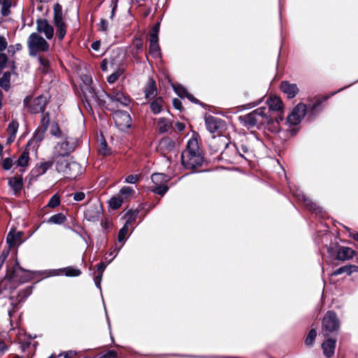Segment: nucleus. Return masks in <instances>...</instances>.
Returning a JSON list of instances; mask_svg holds the SVG:
<instances>
[{
    "label": "nucleus",
    "instance_id": "nucleus-1",
    "mask_svg": "<svg viewBox=\"0 0 358 358\" xmlns=\"http://www.w3.org/2000/svg\"><path fill=\"white\" fill-rule=\"evenodd\" d=\"M182 163L187 169H194L203 163V157L199 152V143L196 138L188 141L186 149L181 155Z\"/></svg>",
    "mask_w": 358,
    "mask_h": 358
},
{
    "label": "nucleus",
    "instance_id": "nucleus-2",
    "mask_svg": "<svg viewBox=\"0 0 358 358\" xmlns=\"http://www.w3.org/2000/svg\"><path fill=\"white\" fill-rule=\"evenodd\" d=\"M53 161L56 163L57 171L67 178L74 179L81 171L80 164L68 158L60 157Z\"/></svg>",
    "mask_w": 358,
    "mask_h": 358
},
{
    "label": "nucleus",
    "instance_id": "nucleus-3",
    "mask_svg": "<svg viewBox=\"0 0 358 358\" xmlns=\"http://www.w3.org/2000/svg\"><path fill=\"white\" fill-rule=\"evenodd\" d=\"M27 46L31 56H36L38 52L49 50L48 43L37 33L30 34L27 39Z\"/></svg>",
    "mask_w": 358,
    "mask_h": 358
},
{
    "label": "nucleus",
    "instance_id": "nucleus-4",
    "mask_svg": "<svg viewBox=\"0 0 358 358\" xmlns=\"http://www.w3.org/2000/svg\"><path fill=\"white\" fill-rule=\"evenodd\" d=\"M64 141L59 142L54 148L52 159L66 157L74 150L76 143L66 136H62Z\"/></svg>",
    "mask_w": 358,
    "mask_h": 358
},
{
    "label": "nucleus",
    "instance_id": "nucleus-5",
    "mask_svg": "<svg viewBox=\"0 0 358 358\" xmlns=\"http://www.w3.org/2000/svg\"><path fill=\"white\" fill-rule=\"evenodd\" d=\"M265 108H259L249 114L240 117V119L245 126L249 127L264 124L268 120L265 115Z\"/></svg>",
    "mask_w": 358,
    "mask_h": 358
},
{
    "label": "nucleus",
    "instance_id": "nucleus-6",
    "mask_svg": "<svg viewBox=\"0 0 358 358\" xmlns=\"http://www.w3.org/2000/svg\"><path fill=\"white\" fill-rule=\"evenodd\" d=\"M339 328V321L335 313L328 311L322 321V334L325 337L336 331Z\"/></svg>",
    "mask_w": 358,
    "mask_h": 358
},
{
    "label": "nucleus",
    "instance_id": "nucleus-7",
    "mask_svg": "<svg viewBox=\"0 0 358 358\" xmlns=\"http://www.w3.org/2000/svg\"><path fill=\"white\" fill-rule=\"evenodd\" d=\"M54 24L58 38L62 40L66 34V25L62 19V6L58 3L54 6Z\"/></svg>",
    "mask_w": 358,
    "mask_h": 358
},
{
    "label": "nucleus",
    "instance_id": "nucleus-8",
    "mask_svg": "<svg viewBox=\"0 0 358 358\" xmlns=\"http://www.w3.org/2000/svg\"><path fill=\"white\" fill-rule=\"evenodd\" d=\"M46 103L47 98L43 95L38 96L33 100L29 97L24 99V105L28 108L29 111L34 113L42 112Z\"/></svg>",
    "mask_w": 358,
    "mask_h": 358
},
{
    "label": "nucleus",
    "instance_id": "nucleus-9",
    "mask_svg": "<svg viewBox=\"0 0 358 358\" xmlns=\"http://www.w3.org/2000/svg\"><path fill=\"white\" fill-rule=\"evenodd\" d=\"M113 120L115 125L120 130L124 131L131 124V118L129 114L125 111L118 110L113 113Z\"/></svg>",
    "mask_w": 358,
    "mask_h": 358
},
{
    "label": "nucleus",
    "instance_id": "nucleus-10",
    "mask_svg": "<svg viewBox=\"0 0 358 358\" xmlns=\"http://www.w3.org/2000/svg\"><path fill=\"white\" fill-rule=\"evenodd\" d=\"M307 107L303 103H299L292 110V113L287 118V123L292 125L299 124L303 118Z\"/></svg>",
    "mask_w": 358,
    "mask_h": 358
},
{
    "label": "nucleus",
    "instance_id": "nucleus-11",
    "mask_svg": "<svg viewBox=\"0 0 358 358\" xmlns=\"http://www.w3.org/2000/svg\"><path fill=\"white\" fill-rule=\"evenodd\" d=\"M205 122L207 129L210 133H221L225 127L224 122L220 118L209 115L206 117Z\"/></svg>",
    "mask_w": 358,
    "mask_h": 358
},
{
    "label": "nucleus",
    "instance_id": "nucleus-12",
    "mask_svg": "<svg viewBox=\"0 0 358 358\" xmlns=\"http://www.w3.org/2000/svg\"><path fill=\"white\" fill-rule=\"evenodd\" d=\"M36 29L40 33H43L47 39H51L54 35V28L45 19H38L36 21Z\"/></svg>",
    "mask_w": 358,
    "mask_h": 358
},
{
    "label": "nucleus",
    "instance_id": "nucleus-13",
    "mask_svg": "<svg viewBox=\"0 0 358 358\" xmlns=\"http://www.w3.org/2000/svg\"><path fill=\"white\" fill-rule=\"evenodd\" d=\"M108 96L112 102L117 104V106H127L130 103L129 98L126 96L120 91H113L109 94Z\"/></svg>",
    "mask_w": 358,
    "mask_h": 358
},
{
    "label": "nucleus",
    "instance_id": "nucleus-14",
    "mask_svg": "<svg viewBox=\"0 0 358 358\" xmlns=\"http://www.w3.org/2000/svg\"><path fill=\"white\" fill-rule=\"evenodd\" d=\"M23 233L11 230L7 235L6 241L10 247L19 245L23 242Z\"/></svg>",
    "mask_w": 358,
    "mask_h": 358
},
{
    "label": "nucleus",
    "instance_id": "nucleus-15",
    "mask_svg": "<svg viewBox=\"0 0 358 358\" xmlns=\"http://www.w3.org/2000/svg\"><path fill=\"white\" fill-rule=\"evenodd\" d=\"M280 89L289 98L294 97L299 92L296 84H291L287 81L281 83Z\"/></svg>",
    "mask_w": 358,
    "mask_h": 358
},
{
    "label": "nucleus",
    "instance_id": "nucleus-16",
    "mask_svg": "<svg viewBox=\"0 0 358 358\" xmlns=\"http://www.w3.org/2000/svg\"><path fill=\"white\" fill-rule=\"evenodd\" d=\"M49 117L48 115H43L42 118V124L43 127L37 130L36 134H34L31 141L40 142L44 138V134L45 130L48 128V124L49 123Z\"/></svg>",
    "mask_w": 358,
    "mask_h": 358
},
{
    "label": "nucleus",
    "instance_id": "nucleus-17",
    "mask_svg": "<svg viewBox=\"0 0 358 358\" xmlns=\"http://www.w3.org/2000/svg\"><path fill=\"white\" fill-rule=\"evenodd\" d=\"M175 147V142L169 137H164L159 143L158 148L163 153L171 151Z\"/></svg>",
    "mask_w": 358,
    "mask_h": 358
},
{
    "label": "nucleus",
    "instance_id": "nucleus-18",
    "mask_svg": "<svg viewBox=\"0 0 358 358\" xmlns=\"http://www.w3.org/2000/svg\"><path fill=\"white\" fill-rule=\"evenodd\" d=\"M355 252L350 248L341 247L337 252L336 259L340 261H345L353 257Z\"/></svg>",
    "mask_w": 358,
    "mask_h": 358
},
{
    "label": "nucleus",
    "instance_id": "nucleus-19",
    "mask_svg": "<svg viewBox=\"0 0 358 358\" xmlns=\"http://www.w3.org/2000/svg\"><path fill=\"white\" fill-rule=\"evenodd\" d=\"M150 54L153 57L159 56V47L158 44V36L156 34H150Z\"/></svg>",
    "mask_w": 358,
    "mask_h": 358
},
{
    "label": "nucleus",
    "instance_id": "nucleus-20",
    "mask_svg": "<svg viewBox=\"0 0 358 358\" xmlns=\"http://www.w3.org/2000/svg\"><path fill=\"white\" fill-rule=\"evenodd\" d=\"M53 159L52 161L41 162L37 164L35 169L32 171L33 174L36 176H39L43 175L52 166L53 164Z\"/></svg>",
    "mask_w": 358,
    "mask_h": 358
},
{
    "label": "nucleus",
    "instance_id": "nucleus-21",
    "mask_svg": "<svg viewBox=\"0 0 358 358\" xmlns=\"http://www.w3.org/2000/svg\"><path fill=\"white\" fill-rule=\"evenodd\" d=\"M336 347V341L334 339H327L322 343L324 354L329 357L334 353Z\"/></svg>",
    "mask_w": 358,
    "mask_h": 358
},
{
    "label": "nucleus",
    "instance_id": "nucleus-22",
    "mask_svg": "<svg viewBox=\"0 0 358 358\" xmlns=\"http://www.w3.org/2000/svg\"><path fill=\"white\" fill-rule=\"evenodd\" d=\"M118 57H120V55L117 54L116 56L111 57L110 59H105L101 62V69L103 71H106L108 70V66L110 65L111 67H116L119 66L120 59H118Z\"/></svg>",
    "mask_w": 358,
    "mask_h": 358
},
{
    "label": "nucleus",
    "instance_id": "nucleus-23",
    "mask_svg": "<svg viewBox=\"0 0 358 358\" xmlns=\"http://www.w3.org/2000/svg\"><path fill=\"white\" fill-rule=\"evenodd\" d=\"M358 267L355 265L349 264L344 266H342L332 273L333 275H338L342 273H347L348 275H350L352 273L357 272Z\"/></svg>",
    "mask_w": 358,
    "mask_h": 358
},
{
    "label": "nucleus",
    "instance_id": "nucleus-24",
    "mask_svg": "<svg viewBox=\"0 0 358 358\" xmlns=\"http://www.w3.org/2000/svg\"><path fill=\"white\" fill-rule=\"evenodd\" d=\"M171 127V122L166 118H159L157 120V130L160 133L167 132Z\"/></svg>",
    "mask_w": 358,
    "mask_h": 358
},
{
    "label": "nucleus",
    "instance_id": "nucleus-25",
    "mask_svg": "<svg viewBox=\"0 0 358 358\" xmlns=\"http://www.w3.org/2000/svg\"><path fill=\"white\" fill-rule=\"evenodd\" d=\"M8 185L15 193L18 192L22 187V179L20 177H13L8 179Z\"/></svg>",
    "mask_w": 358,
    "mask_h": 358
},
{
    "label": "nucleus",
    "instance_id": "nucleus-26",
    "mask_svg": "<svg viewBox=\"0 0 358 358\" xmlns=\"http://www.w3.org/2000/svg\"><path fill=\"white\" fill-rule=\"evenodd\" d=\"M270 109L278 110L282 108V103L278 96H272L266 101Z\"/></svg>",
    "mask_w": 358,
    "mask_h": 358
},
{
    "label": "nucleus",
    "instance_id": "nucleus-27",
    "mask_svg": "<svg viewBox=\"0 0 358 358\" xmlns=\"http://www.w3.org/2000/svg\"><path fill=\"white\" fill-rule=\"evenodd\" d=\"M151 180L154 184L163 185L166 184L169 180V177L164 173H154L152 175Z\"/></svg>",
    "mask_w": 358,
    "mask_h": 358
},
{
    "label": "nucleus",
    "instance_id": "nucleus-28",
    "mask_svg": "<svg viewBox=\"0 0 358 358\" xmlns=\"http://www.w3.org/2000/svg\"><path fill=\"white\" fill-rule=\"evenodd\" d=\"M134 193V190L130 187H123L119 192L120 196L123 201L130 199Z\"/></svg>",
    "mask_w": 358,
    "mask_h": 358
},
{
    "label": "nucleus",
    "instance_id": "nucleus-29",
    "mask_svg": "<svg viewBox=\"0 0 358 358\" xmlns=\"http://www.w3.org/2000/svg\"><path fill=\"white\" fill-rule=\"evenodd\" d=\"M145 97L150 99L156 94L155 83L152 80H150L145 90Z\"/></svg>",
    "mask_w": 358,
    "mask_h": 358
},
{
    "label": "nucleus",
    "instance_id": "nucleus-30",
    "mask_svg": "<svg viewBox=\"0 0 358 358\" xmlns=\"http://www.w3.org/2000/svg\"><path fill=\"white\" fill-rule=\"evenodd\" d=\"M18 129V123L17 122L13 121L10 122L8 127V133L9 134V137L8 138V142H12L14 141L15 134L17 133Z\"/></svg>",
    "mask_w": 358,
    "mask_h": 358
},
{
    "label": "nucleus",
    "instance_id": "nucleus-31",
    "mask_svg": "<svg viewBox=\"0 0 358 358\" xmlns=\"http://www.w3.org/2000/svg\"><path fill=\"white\" fill-rule=\"evenodd\" d=\"M38 61L40 64L38 69L42 73H48L50 70V62L48 59L45 57L39 56L38 57Z\"/></svg>",
    "mask_w": 358,
    "mask_h": 358
},
{
    "label": "nucleus",
    "instance_id": "nucleus-32",
    "mask_svg": "<svg viewBox=\"0 0 358 358\" xmlns=\"http://www.w3.org/2000/svg\"><path fill=\"white\" fill-rule=\"evenodd\" d=\"M66 220V217L63 213H57L51 216L47 222L50 224H61L64 223Z\"/></svg>",
    "mask_w": 358,
    "mask_h": 358
},
{
    "label": "nucleus",
    "instance_id": "nucleus-33",
    "mask_svg": "<svg viewBox=\"0 0 358 358\" xmlns=\"http://www.w3.org/2000/svg\"><path fill=\"white\" fill-rule=\"evenodd\" d=\"M64 273L66 276L76 277L81 274V271L78 268L73 267H66L62 268V273Z\"/></svg>",
    "mask_w": 358,
    "mask_h": 358
},
{
    "label": "nucleus",
    "instance_id": "nucleus-34",
    "mask_svg": "<svg viewBox=\"0 0 358 358\" xmlns=\"http://www.w3.org/2000/svg\"><path fill=\"white\" fill-rule=\"evenodd\" d=\"M163 106V100L162 98H157L154 101L151 103L150 108L152 111L157 114L161 111V109Z\"/></svg>",
    "mask_w": 358,
    "mask_h": 358
},
{
    "label": "nucleus",
    "instance_id": "nucleus-35",
    "mask_svg": "<svg viewBox=\"0 0 358 358\" xmlns=\"http://www.w3.org/2000/svg\"><path fill=\"white\" fill-rule=\"evenodd\" d=\"M10 73L6 72L0 78V86L8 90L10 87Z\"/></svg>",
    "mask_w": 358,
    "mask_h": 358
},
{
    "label": "nucleus",
    "instance_id": "nucleus-36",
    "mask_svg": "<svg viewBox=\"0 0 358 358\" xmlns=\"http://www.w3.org/2000/svg\"><path fill=\"white\" fill-rule=\"evenodd\" d=\"M123 202L122 199L117 194L110 199L109 205L113 209H117L121 206Z\"/></svg>",
    "mask_w": 358,
    "mask_h": 358
},
{
    "label": "nucleus",
    "instance_id": "nucleus-37",
    "mask_svg": "<svg viewBox=\"0 0 358 358\" xmlns=\"http://www.w3.org/2000/svg\"><path fill=\"white\" fill-rule=\"evenodd\" d=\"M29 159V153L24 151L17 159V164L19 166H25L28 164Z\"/></svg>",
    "mask_w": 358,
    "mask_h": 358
},
{
    "label": "nucleus",
    "instance_id": "nucleus-38",
    "mask_svg": "<svg viewBox=\"0 0 358 358\" xmlns=\"http://www.w3.org/2000/svg\"><path fill=\"white\" fill-rule=\"evenodd\" d=\"M138 214L137 211L129 210L126 214L127 221L124 225L129 227L131 225V224L136 220V215Z\"/></svg>",
    "mask_w": 358,
    "mask_h": 358
},
{
    "label": "nucleus",
    "instance_id": "nucleus-39",
    "mask_svg": "<svg viewBox=\"0 0 358 358\" xmlns=\"http://www.w3.org/2000/svg\"><path fill=\"white\" fill-rule=\"evenodd\" d=\"M316 336H317L316 330L311 329L309 331V333L305 340L306 345H309V346L312 345L313 344V342H314L315 338H316Z\"/></svg>",
    "mask_w": 358,
    "mask_h": 358
},
{
    "label": "nucleus",
    "instance_id": "nucleus-40",
    "mask_svg": "<svg viewBox=\"0 0 358 358\" xmlns=\"http://www.w3.org/2000/svg\"><path fill=\"white\" fill-rule=\"evenodd\" d=\"M1 1V0H0ZM11 6V2L9 0H2L1 2V13L3 15L6 16L9 14V9Z\"/></svg>",
    "mask_w": 358,
    "mask_h": 358
},
{
    "label": "nucleus",
    "instance_id": "nucleus-41",
    "mask_svg": "<svg viewBox=\"0 0 358 358\" xmlns=\"http://www.w3.org/2000/svg\"><path fill=\"white\" fill-rule=\"evenodd\" d=\"M169 189L168 186L166 184L157 185L156 187L152 189V192L159 195H164Z\"/></svg>",
    "mask_w": 358,
    "mask_h": 358
},
{
    "label": "nucleus",
    "instance_id": "nucleus-42",
    "mask_svg": "<svg viewBox=\"0 0 358 358\" xmlns=\"http://www.w3.org/2000/svg\"><path fill=\"white\" fill-rule=\"evenodd\" d=\"M50 133L55 136L57 137H62L61 130L59 128V126L57 123L53 122L51 124L50 127Z\"/></svg>",
    "mask_w": 358,
    "mask_h": 358
},
{
    "label": "nucleus",
    "instance_id": "nucleus-43",
    "mask_svg": "<svg viewBox=\"0 0 358 358\" xmlns=\"http://www.w3.org/2000/svg\"><path fill=\"white\" fill-rule=\"evenodd\" d=\"M99 211L96 210L94 215H92L90 210H87L85 215V218L90 222H96L99 220Z\"/></svg>",
    "mask_w": 358,
    "mask_h": 358
},
{
    "label": "nucleus",
    "instance_id": "nucleus-44",
    "mask_svg": "<svg viewBox=\"0 0 358 358\" xmlns=\"http://www.w3.org/2000/svg\"><path fill=\"white\" fill-rule=\"evenodd\" d=\"M173 89L175 90V92L178 94V96H180V97H184L185 96L186 94H187V90L182 85H173Z\"/></svg>",
    "mask_w": 358,
    "mask_h": 358
},
{
    "label": "nucleus",
    "instance_id": "nucleus-45",
    "mask_svg": "<svg viewBox=\"0 0 358 358\" xmlns=\"http://www.w3.org/2000/svg\"><path fill=\"white\" fill-rule=\"evenodd\" d=\"M59 203H60V199H59V196H57V194H55L50 199V201L48 203V206H49L50 208H55V207L58 206L59 205Z\"/></svg>",
    "mask_w": 358,
    "mask_h": 358
},
{
    "label": "nucleus",
    "instance_id": "nucleus-46",
    "mask_svg": "<svg viewBox=\"0 0 358 358\" xmlns=\"http://www.w3.org/2000/svg\"><path fill=\"white\" fill-rule=\"evenodd\" d=\"M128 229H129V227H127L126 225H124L123 227L120 229L119 234H118V237H117L119 242H122L124 241L125 237L128 232Z\"/></svg>",
    "mask_w": 358,
    "mask_h": 358
},
{
    "label": "nucleus",
    "instance_id": "nucleus-47",
    "mask_svg": "<svg viewBox=\"0 0 358 358\" xmlns=\"http://www.w3.org/2000/svg\"><path fill=\"white\" fill-rule=\"evenodd\" d=\"M122 74V72L120 71H117L111 75H110L107 80L109 83H115L117 78L120 77V76Z\"/></svg>",
    "mask_w": 358,
    "mask_h": 358
},
{
    "label": "nucleus",
    "instance_id": "nucleus-48",
    "mask_svg": "<svg viewBox=\"0 0 358 358\" xmlns=\"http://www.w3.org/2000/svg\"><path fill=\"white\" fill-rule=\"evenodd\" d=\"M99 152L103 155H106L108 153V146L106 141L103 140L101 142L99 148Z\"/></svg>",
    "mask_w": 358,
    "mask_h": 358
},
{
    "label": "nucleus",
    "instance_id": "nucleus-49",
    "mask_svg": "<svg viewBox=\"0 0 358 358\" xmlns=\"http://www.w3.org/2000/svg\"><path fill=\"white\" fill-rule=\"evenodd\" d=\"M13 166V160L11 158H6L2 162V167L5 170H9Z\"/></svg>",
    "mask_w": 358,
    "mask_h": 358
},
{
    "label": "nucleus",
    "instance_id": "nucleus-50",
    "mask_svg": "<svg viewBox=\"0 0 358 358\" xmlns=\"http://www.w3.org/2000/svg\"><path fill=\"white\" fill-rule=\"evenodd\" d=\"M8 47V41L5 36L0 35V52L5 50Z\"/></svg>",
    "mask_w": 358,
    "mask_h": 358
},
{
    "label": "nucleus",
    "instance_id": "nucleus-51",
    "mask_svg": "<svg viewBox=\"0 0 358 358\" xmlns=\"http://www.w3.org/2000/svg\"><path fill=\"white\" fill-rule=\"evenodd\" d=\"M138 175H129L126 178L125 182L127 183L134 184L138 181Z\"/></svg>",
    "mask_w": 358,
    "mask_h": 358
},
{
    "label": "nucleus",
    "instance_id": "nucleus-52",
    "mask_svg": "<svg viewBox=\"0 0 358 358\" xmlns=\"http://www.w3.org/2000/svg\"><path fill=\"white\" fill-rule=\"evenodd\" d=\"M238 151L241 156L246 159V157L244 156V154H247L249 150L245 144L241 143L240 147L238 148Z\"/></svg>",
    "mask_w": 358,
    "mask_h": 358
},
{
    "label": "nucleus",
    "instance_id": "nucleus-53",
    "mask_svg": "<svg viewBox=\"0 0 358 358\" xmlns=\"http://www.w3.org/2000/svg\"><path fill=\"white\" fill-rule=\"evenodd\" d=\"M8 61L6 55L3 53H0V69H3Z\"/></svg>",
    "mask_w": 358,
    "mask_h": 358
},
{
    "label": "nucleus",
    "instance_id": "nucleus-54",
    "mask_svg": "<svg viewBox=\"0 0 358 358\" xmlns=\"http://www.w3.org/2000/svg\"><path fill=\"white\" fill-rule=\"evenodd\" d=\"M322 100L320 99H317L315 103H313L310 106V110L314 113L315 111H317V108L318 107L320 106V104L322 103Z\"/></svg>",
    "mask_w": 358,
    "mask_h": 358
},
{
    "label": "nucleus",
    "instance_id": "nucleus-55",
    "mask_svg": "<svg viewBox=\"0 0 358 358\" xmlns=\"http://www.w3.org/2000/svg\"><path fill=\"white\" fill-rule=\"evenodd\" d=\"M73 199L77 201H80L85 199V194L81 192H76L73 194Z\"/></svg>",
    "mask_w": 358,
    "mask_h": 358
},
{
    "label": "nucleus",
    "instance_id": "nucleus-56",
    "mask_svg": "<svg viewBox=\"0 0 358 358\" xmlns=\"http://www.w3.org/2000/svg\"><path fill=\"white\" fill-rule=\"evenodd\" d=\"M108 27V22L106 20H101L99 24L100 30L105 31L107 30Z\"/></svg>",
    "mask_w": 358,
    "mask_h": 358
},
{
    "label": "nucleus",
    "instance_id": "nucleus-57",
    "mask_svg": "<svg viewBox=\"0 0 358 358\" xmlns=\"http://www.w3.org/2000/svg\"><path fill=\"white\" fill-rule=\"evenodd\" d=\"M77 352L76 351L69 350L66 351L64 353V356L65 358H73L76 355Z\"/></svg>",
    "mask_w": 358,
    "mask_h": 358
},
{
    "label": "nucleus",
    "instance_id": "nucleus-58",
    "mask_svg": "<svg viewBox=\"0 0 358 358\" xmlns=\"http://www.w3.org/2000/svg\"><path fill=\"white\" fill-rule=\"evenodd\" d=\"M173 104L176 109L180 110L182 108V103L178 99H173Z\"/></svg>",
    "mask_w": 358,
    "mask_h": 358
},
{
    "label": "nucleus",
    "instance_id": "nucleus-59",
    "mask_svg": "<svg viewBox=\"0 0 358 358\" xmlns=\"http://www.w3.org/2000/svg\"><path fill=\"white\" fill-rule=\"evenodd\" d=\"M7 350V346L3 341H0V355H2Z\"/></svg>",
    "mask_w": 358,
    "mask_h": 358
},
{
    "label": "nucleus",
    "instance_id": "nucleus-60",
    "mask_svg": "<svg viewBox=\"0 0 358 358\" xmlns=\"http://www.w3.org/2000/svg\"><path fill=\"white\" fill-rule=\"evenodd\" d=\"M62 273V268L52 270L50 271V275H59Z\"/></svg>",
    "mask_w": 358,
    "mask_h": 358
},
{
    "label": "nucleus",
    "instance_id": "nucleus-61",
    "mask_svg": "<svg viewBox=\"0 0 358 358\" xmlns=\"http://www.w3.org/2000/svg\"><path fill=\"white\" fill-rule=\"evenodd\" d=\"M185 96L191 101L197 103L198 100L194 97V96L189 92H187V94L185 95Z\"/></svg>",
    "mask_w": 358,
    "mask_h": 358
},
{
    "label": "nucleus",
    "instance_id": "nucleus-62",
    "mask_svg": "<svg viewBox=\"0 0 358 358\" xmlns=\"http://www.w3.org/2000/svg\"><path fill=\"white\" fill-rule=\"evenodd\" d=\"M105 268H106V265L103 263H101V264L98 265V268L97 269H98V271H99L100 275H102L103 271L105 269Z\"/></svg>",
    "mask_w": 358,
    "mask_h": 358
},
{
    "label": "nucleus",
    "instance_id": "nucleus-63",
    "mask_svg": "<svg viewBox=\"0 0 358 358\" xmlns=\"http://www.w3.org/2000/svg\"><path fill=\"white\" fill-rule=\"evenodd\" d=\"M100 45L99 41H95L92 44V48L95 50H98Z\"/></svg>",
    "mask_w": 358,
    "mask_h": 358
},
{
    "label": "nucleus",
    "instance_id": "nucleus-64",
    "mask_svg": "<svg viewBox=\"0 0 358 358\" xmlns=\"http://www.w3.org/2000/svg\"><path fill=\"white\" fill-rule=\"evenodd\" d=\"M176 127L179 131H182L185 129V125L182 123L177 122Z\"/></svg>",
    "mask_w": 358,
    "mask_h": 358
}]
</instances>
